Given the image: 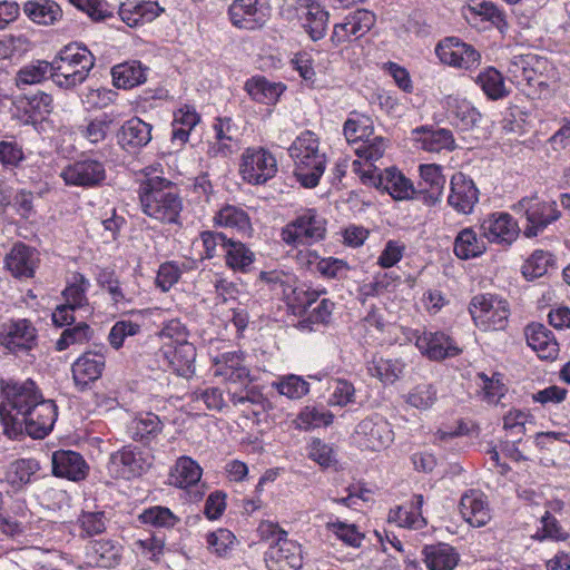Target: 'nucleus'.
<instances>
[{
	"label": "nucleus",
	"mask_w": 570,
	"mask_h": 570,
	"mask_svg": "<svg viewBox=\"0 0 570 570\" xmlns=\"http://www.w3.org/2000/svg\"><path fill=\"white\" fill-rule=\"evenodd\" d=\"M138 194L144 214L164 224L178 222L183 199L175 183L147 173L139 184Z\"/></svg>",
	"instance_id": "f257e3e1"
},
{
	"label": "nucleus",
	"mask_w": 570,
	"mask_h": 570,
	"mask_svg": "<svg viewBox=\"0 0 570 570\" xmlns=\"http://www.w3.org/2000/svg\"><path fill=\"white\" fill-rule=\"evenodd\" d=\"M288 153L294 160V175L297 181L305 188L316 187L327 163L318 136L311 130L303 131L292 142Z\"/></svg>",
	"instance_id": "f03ea898"
},
{
	"label": "nucleus",
	"mask_w": 570,
	"mask_h": 570,
	"mask_svg": "<svg viewBox=\"0 0 570 570\" xmlns=\"http://www.w3.org/2000/svg\"><path fill=\"white\" fill-rule=\"evenodd\" d=\"M95 61V56L85 46L67 45L50 61L51 80L60 88L72 89L88 78Z\"/></svg>",
	"instance_id": "7ed1b4c3"
},
{
	"label": "nucleus",
	"mask_w": 570,
	"mask_h": 570,
	"mask_svg": "<svg viewBox=\"0 0 570 570\" xmlns=\"http://www.w3.org/2000/svg\"><path fill=\"white\" fill-rule=\"evenodd\" d=\"M0 389L3 396L0 403V419L6 433L7 428H10L8 419L26 415L43 396L32 380H1Z\"/></svg>",
	"instance_id": "20e7f679"
},
{
	"label": "nucleus",
	"mask_w": 570,
	"mask_h": 570,
	"mask_svg": "<svg viewBox=\"0 0 570 570\" xmlns=\"http://www.w3.org/2000/svg\"><path fill=\"white\" fill-rule=\"evenodd\" d=\"M546 67L547 59L537 55L514 56L509 63L508 76L528 96L541 95L549 87L543 73Z\"/></svg>",
	"instance_id": "39448f33"
},
{
	"label": "nucleus",
	"mask_w": 570,
	"mask_h": 570,
	"mask_svg": "<svg viewBox=\"0 0 570 570\" xmlns=\"http://www.w3.org/2000/svg\"><path fill=\"white\" fill-rule=\"evenodd\" d=\"M243 362V353L239 351L224 353L216 360L217 373L225 376L229 382H239L246 385L240 391L228 390L229 400L234 405L259 404L263 400V394L255 387H247V383L250 382L249 370Z\"/></svg>",
	"instance_id": "423d86ee"
},
{
	"label": "nucleus",
	"mask_w": 570,
	"mask_h": 570,
	"mask_svg": "<svg viewBox=\"0 0 570 570\" xmlns=\"http://www.w3.org/2000/svg\"><path fill=\"white\" fill-rule=\"evenodd\" d=\"M57 415L53 401L42 399L26 415L18 416L13 421L8 419L10 428H7L6 434L17 438L26 432L33 439H43L52 430Z\"/></svg>",
	"instance_id": "0eeeda50"
},
{
	"label": "nucleus",
	"mask_w": 570,
	"mask_h": 570,
	"mask_svg": "<svg viewBox=\"0 0 570 570\" xmlns=\"http://www.w3.org/2000/svg\"><path fill=\"white\" fill-rule=\"evenodd\" d=\"M469 312L476 327L482 331H502L510 315L509 303L492 294H479L472 297Z\"/></svg>",
	"instance_id": "6e6552de"
},
{
	"label": "nucleus",
	"mask_w": 570,
	"mask_h": 570,
	"mask_svg": "<svg viewBox=\"0 0 570 570\" xmlns=\"http://www.w3.org/2000/svg\"><path fill=\"white\" fill-rule=\"evenodd\" d=\"M326 222L313 208L299 213L283 227L282 240L289 246L312 245L324 239Z\"/></svg>",
	"instance_id": "1a4fd4ad"
},
{
	"label": "nucleus",
	"mask_w": 570,
	"mask_h": 570,
	"mask_svg": "<svg viewBox=\"0 0 570 570\" xmlns=\"http://www.w3.org/2000/svg\"><path fill=\"white\" fill-rule=\"evenodd\" d=\"M512 209L525 216L528 224L523 234L528 238L535 237L560 217L557 203L543 200L538 195L521 198Z\"/></svg>",
	"instance_id": "9d476101"
},
{
	"label": "nucleus",
	"mask_w": 570,
	"mask_h": 570,
	"mask_svg": "<svg viewBox=\"0 0 570 570\" xmlns=\"http://www.w3.org/2000/svg\"><path fill=\"white\" fill-rule=\"evenodd\" d=\"M277 173L274 155L265 148H247L240 156L239 174L250 185H263Z\"/></svg>",
	"instance_id": "9b49d317"
},
{
	"label": "nucleus",
	"mask_w": 570,
	"mask_h": 570,
	"mask_svg": "<svg viewBox=\"0 0 570 570\" xmlns=\"http://www.w3.org/2000/svg\"><path fill=\"white\" fill-rule=\"evenodd\" d=\"M228 17L237 29L259 30L269 20V0H234L228 7Z\"/></svg>",
	"instance_id": "f8f14e48"
},
{
	"label": "nucleus",
	"mask_w": 570,
	"mask_h": 570,
	"mask_svg": "<svg viewBox=\"0 0 570 570\" xmlns=\"http://www.w3.org/2000/svg\"><path fill=\"white\" fill-rule=\"evenodd\" d=\"M362 180L364 184L387 191L395 200H406L416 196L413 183L394 167L364 171Z\"/></svg>",
	"instance_id": "ddd939ff"
},
{
	"label": "nucleus",
	"mask_w": 570,
	"mask_h": 570,
	"mask_svg": "<svg viewBox=\"0 0 570 570\" xmlns=\"http://www.w3.org/2000/svg\"><path fill=\"white\" fill-rule=\"evenodd\" d=\"M151 463L149 453L128 445L110 455L108 471L115 478L130 480L145 473Z\"/></svg>",
	"instance_id": "4468645a"
},
{
	"label": "nucleus",
	"mask_w": 570,
	"mask_h": 570,
	"mask_svg": "<svg viewBox=\"0 0 570 570\" xmlns=\"http://www.w3.org/2000/svg\"><path fill=\"white\" fill-rule=\"evenodd\" d=\"M37 336L36 327L27 318L9 320L0 327V345L14 355L31 351Z\"/></svg>",
	"instance_id": "2eb2a0df"
},
{
	"label": "nucleus",
	"mask_w": 570,
	"mask_h": 570,
	"mask_svg": "<svg viewBox=\"0 0 570 570\" xmlns=\"http://www.w3.org/2000/svg\"><path fill=\"white\" fill-rule=\"evenodd\" d=\"M106 176L105 164L92 158L76 160L66 166L60 174L67 186L83 188L101 186Z\"/></svg>",
	"instance_id": "dca6fc26"
},
{
	"label": "nucleus",
	"mask_w": 570,
	"mask_h": 570,
	"mask_svg": "<svg viewBox=\"0 0 570 570\" xmlns=\"http://www.w3.org/2000/svg\"><path fill=\"white\" fill-rule=\"evenodd\" d=\"M415 346L422 355L431 361L440 362L455 357L462 353L456 341L443 331L415 332Z\"/></svg>",
	"instance_id": "f3484780"
},
{
	"label": "nucleus",
	"mask_w": 570,
	"mask_h": 570,
	"mask_svg": "<svg viewBox=\"0 0 570 570\" xmlns=\"http://www.w3.org/2000/svg\"><path fill=\"white\" fill-rule=\"evenodd\" d=\"M435 53L444 65L466 70L478 67L481 60V55L471 45L456 37L440 41Z\"/></svg>",
	"instance_id": "a211bd4d"
},
{
	"label": "nucleus",
	"mask_w": 570,
	"mask_h": 570,
	"mask_svg": "<svg viewBox=\"0 0 570 570\" xmlns=\"http://www.w3.org/2000/svg\"><path fill=\"white\" fill-rule=\"evenodd\" d=\"M358 442L365 449L380 451L393 441V431L389 422L381 415L363 419L355 430Z\"/></svg>",
	"instance_id": "6ab92c4d"
},
{
	"label": "nucleus",
	"mask_w": 570,
	"mask_h": 570,
	"mask_svg": "<svg viewBox=\"0 0 570 570\" xmlns=\"http://www.w3.org/2000/svg\"><path fill=\"white\" fill-rule=\"evenodd\" d=\"M481 236L490 243L510 245L519 236L517 220L508 213H492L480 224Z\"/></svg>",
	"instance_id": "aec40b11"
},
{
	"label": "nucleus",
	"mask_w": 570,
	"mask_h": 570,
	"mask_svg": "<svg viewBox=\"0 0 570 570\" xmlns=\"http://www.w3.org/2000/svg\"><path fill=\"white\" fill-rule=\"evenodd\" d=\"M265 562L268 570H298L303 564L301 546L281 538L265 552Z\"/></svg>",
	"instance_id": "412c9836"
},
{
	"label": "nucleus",
	"mask_w": 570,
	"mask_h": 570,
	"mask_svg": "<svg viewBox=\"0 0 570 570\" xmlns=\"http://www.w3.org/2000/svg\"><path fill=\"white\" fill-rule=\"evenodd\" d=\"M39 263L37 249L22 242L14 243L4 256L6 268L16 278L33 277Z\"/></svg>",
	"instance_id": "4be33fe9"
},
{
	"label": "nucleus",
	"mask_w": 570,
	"mask_h": 570,
	"mask_svg": "<svg viewBox=\"0 0 570 570\" xmlns=\"http://www.w3.org/2000/svg\"><path fill=\"white\" fill-rule=\"evenodd\" d=\"M451 191L448 204L460 214H471L479 202V189L474 181L462 173H456L451 178Z\"/></svg>",
	"instance_id": "5701e85b"
},
{
	"label": "nucleus",
	"mask_w": 570,
	"mask_h": 570,
	"mask_svg": "<svg viewBox=\"0 0 570 570\" xmlns=\"http://www.w3.org/2000/svg\"><path fill=\"white\" fill-rule=\"evenodd\" d=\"M106 357L99 352H86L71 366L72 379L80 391L97 381L105 370Z\"/></svg>",
	"instance_id": "b1692460"
},
{
	"label": "nucleus",
	"mask_w": 570,
	"mask_h": 570,
	"mask_svg": "<svg viewBox=\"0 0 570 570\" xmlns=\"http://www.w3.org/2000/svg\"><path fill=\"white\" fill-rule=\"evenodd\" d=\"M153 126L138 117L126 120L117 131V141L127 153H137L151 140Z\"/></svg>",
	"instance_id": "393cba45"
},
{
	"label": "nucleus",
	"mask_w": 570,
	"mask_h": 570,
	"mask_svg": "<svg viewBox=\"0 0 570 570\" xmlns=\"http://www.w3.org/2000/svg\"><path fill=\"white\" fill-rule=\"evenodd\" d=\"M296 10L309 37L314 41L324 38L330 18L324 7L316 0H296Z\"/></svg>",
	"instance_id": "a878e982"
},
{
	"label": "nucleus",
	"mask_w": 570,
	"mask_h": 570,
	"mask_svg": "<svg viewBox=\"0 0 570 570\" xmlns=\"http://www.w3.org/2000/svg\"><path fill=\"white\" fill-rule=\"evenodd\" d=\"M52 473L71 481L83 480L89 471L82 455L71 450H59L52 453Z\"/></svg>",
	"instance_id": "bb28decb"
},
{
	"label": "nucleus",
	"mask_w": 570,
	"mask_h": 570,
	"mask_svg": "<svg viewBox=\"0 0 570 570\" xmlns=\"http://www.w3.org/2000/svg\"><path fill=\"white\" fill-rule=\"evenodd\" d=\"M216 141L209 142L207 154L210 157H228L238 141V128L229 117H219L213 125Z\"/></svg>",
	"instance_id": "cd10ccee"
},
{
	"label": "nucleus",
	"mask_w": 570,
	"mask_h": 570,
	"mask_svg": "<svg viewBox=\"0 0 570 570\" xmlns=\"http://www.w3.org/2000/svg\"><path fill=\"white\" fill-rule=\"evenodd\" d=\"M462 518L472 527L485 525L490 519V509L485 495L479 490L465 492L459 504Z\"/></svg>",
	"instance_id": "c85d7f7f"
},
{
	"label": "nucleus",
	"mask_w": 570,
	"mask_h": 570,
	"mask_svg": "<svg viewBox=\"0 0 570 570\" xmlns=\"http://www.w3.org/2000/svg\"><path fill=\"white\" fill-rule=\"evenodd\" d=\"M528 345L542 360H553L559 352L558 343L552 332L543 324L532 323L525 327Z\"/></svg>",
	"instance_id": "c756f323"
},
{
	"label": "nucleus",
	"mask_w": 570,
	"mask_h": 570,
	"mask_svg": "<svg viewBox=\"0 0 570 570\" xmlns=\"http://www.w3.org/2000/svg\"><path fill=\"white\" fill-rule=\"evenodd\" d=\"M423 503V495L414 494L410 503L390 510L389 522L396 523L402 528L415 530L424 528L426 520L422 517L421 512Z\"/></svg>",
	"instance_id": "7c9ffc66"
},
{
	"label": "nucleus",
	"mask_w": 570,
	"mask_h": 570,
	"mask_svg": "<svg viewBox=\"0 0 570 570\" xmlns=\"http://www.w3.org/2000/svg\"><path fill=\"white\" fill-rule=\"evenodd\" d=\"M163 430L164 423L158 415L151 412L139 413L128 426L131 439L146 445L154 442Z\"/></svg>",
	"instance_id": "2f4dec72"
},
{
	"label": "nucleus",
	"mask_w": 570,
	"mask_h": 570,
	"mask_svg": "<svg viewBox=\"0 0 570 570\" xmlns=\"http://www.w3.org/2000/svg\"><path fill=\"white\" fill-rule=\"evenodd\" d=\"M421 147L430 153L453 150L455 140L451 130L445 128L417 127L413 130Z\"/></svg>",
	"instance_id": "473e14b6"
},
{
	"label": "nucleus",
	"mask_w": 570,
	"mask_h": 570,
	"mask_svg": "<svg viewBox=\"0 0 570 570\" xmlns=\"http://www.w3.org/2000/svg\"><path fill=\"white\" fill-rule=\"evenodd\" d=\"M163 9L157 2H126L119 7L121 20L129 27H137L156 19Z\"/></svg>",
	"instance_id": "72a5a7b5"
},
{
	"label": "nucleus",
	"mask_w": 570,
	"mask_h": 570,
	"mask_svg": "<svg viewBox=\"0 0 570 570\" xmlns=\"http://www.w3.org/2000/svg\"><path fill=\"white\" fill-rule=\"evenodd\" d=\"M422 553L429 570H453L460 560L455 548L442 542L425 546Z\"/></svg>",
	"instance_id": "f704fd0d"
},
{
	"label": "nucleus",
	"mask_w": 570,
	"mask_h": 570,
	"mask_svg": "<svg viewBox=\"0 0 570 570\" xmlns=\"http://www.w3.org/2000/svg\"><path fill=\"white\" fill-rule=\"evenodd\" d=\"M114 127L115 117L111 114L104 112L99 116L87 118L82 125L78 126V134L89 144L98 145L110 136Z\"/></svg>",
	"instance_id": "c9c22d12"
},
{
	"label": "nucleus",
	"mask_w": 570,
	"mask_h": 570,
	"mask_svg": "<svg viewBox=\"0 0 570 570\" xmlns=\"http://www.w3.org/2000/svg\"><path fill=\"white\" fill-rule=\"evenodd\" d=\"M203 470L200 465L189 456H180L171 468L168 483L173 487L187 489L200 481Z\"/></svg>",
	"instance_id": "e433bc0d"
},
{
	"label": "nucleus",
	"mask_w": 570,
	"mask_h": 570,
	"mask_svg": "<svg viewBox=\"0 0 570 570\" xmlns=\"http://www.w3.org/2000/svg\"><path fill=\"white\" fill-rule=\"evenodd\" d=\"M286 86L282 82L267 80L265 77H253L245 83V90L258 104L275 105Z\"/></svg>",
	"instance_id": "4c0bfd02"
},
{
	"label": "nucleus",
	"mask_w": 570,
	"mask_h": 570,
	"mask_svg": "<svg viewBox=\"0 0 570 570\" xmlns=\"http://www.w3.org/2000/svg\"><path fill=\"white\" fill-rule=\"evenodd\" d=\"M215 225L232 228L242 236H250L253 232L248 214L238 206L225 205L214 216Z\"/></svg>",
	"instance_id": "58836bf2"
},
{
	"label": "nucleus",
	"mask_w": 570,
	"mask_h": 570,
	"mask_svg": "<svg viewBox=\"0 0 570 570\" xmlns=\"http://www.w3.org/2000/svg\"><path fill=\"white\" fill-rule=\"evenodd\" d=\"M88 562L100 568H112L120 560V547L111 540H94L86 548Z\"/></svg>",
	"instance_id": "ea45409f"
},
{
	"label": "nucleus",
	"mask_w": 570,
	"mask_h": 570,
	"mask_svg": "<svg viewBox=\"0 0 570 570\" xmlns=\"http://www.w3.org/2000/svg\"><path fill=\"white\" fill-rule=\"evenodd\" d=\"M255 259V253L246 244L234 238L224 253L226 267L235 273H249Z\"/></svg>",
	"instance_id": "a19ab883"
},
{
	"label": "nucleus",
	"mask_w": 570,
	"mask_h": 570,
	"mask_svg": "<svg viewBox=\"0 0 570 570\" xmlns=\"http://www.w3.org/2000/svg\"><path fill=\"white\" fill-rule=\"evenodd\" d=\"M419 189L416 195L426 194L433 202L438 200L445 185V177L442 175L441 167L435 164L420 166Z\"/></svg>",
	"instance_id": "79ce46f5"
},
{
	"label": "nucleus",
	"mask_w": 570,
	"mask_h": 570,
	"mask_svg": "<svg viewBox=\"0 0 570 570\" xmlns=\"http://www.w3.org/2000/svg\"><path fill=\"white\" fill-rule=\"evenodd\" d=\"M474 81L491 100L503 99L510 94L502 73L493 67L480 71Z\"/></svg>",
	"instance_id": "37998d69"
},
{
	"label": "nucleus",
	"mask_w": 570,
	"mask_h": 570,
	"mask_svg": "<svg viewBox=\"0 0 570 570\" xmlns=\"http://www.w3.org/2000/svg\"><path fill=\"white\" fill-rule=\"evenodd\" d=\"M24 13L36 23L53 24L62 17L59 4L52 0H31L23 6Z\"/></svg>",
	"instance_id": "c03bdc74"
},
{
	"label": "nucleus",
	"mask_w": 570,
	"mask_h": 570,
	"mask_svg": "<svg viewBox=\"0 0 570 570\" xmlns=\"http://www.w3.org/2000/svg\"><path fill=\"white\" fill-rule=\"evenodd\" d=\"M111 76L114 85L124 89L132 88L146 80L144 68L138 61L116 65L111 69Z\"/></svg>",
	"instance_id": "a18cd8bd"
},
{
	"label": "nucleus",
	"mask_w": 570,
	"mask_h": 570,
	"mask_svg": "<svg viewBox=\"0 0 570 570\" xmlns=\"http://www.w3.org/2000/svg\"><path fill=\"white\" fill-rule=\"evenodd\" d=\"M487 249L482 238L471 228H463L454 240V254L461 259H470L482 255Z\"/></svg>",
	"instance_id": "49530a36"
},
{
	"label": "nucleus",
	"mask_w": 570,
	"mask_h": 570,
	"mask_svg": "<svg viewBox=\"0 0 570 570\" xmlns=\"http://www.w3.org/2000/svg\"><path fill=\"white\" fill-rule=\"evenodd\" d=\"M343 132L348 142L358 144L373 135V121L370 117L353 111L344 124Z\"/></svg>",
	"instance_id": "de8ad7c7"
},
{
	"label": "nucleus",
	"mask_w": 570,
	"mask_h": 570,
	"mask_svg": "<svg viewBox=\"0 0 570 570\" xmlns=\"http://www.w3.org/2000/svg\"><path fill=\"white\" fill-rule=\"evenodd\" d=\"M405 364L399 358H374L368 366L372 376L377 377L385 384H392L399 380L404 371Z\"/></svg>",
	"instance_id": "09e8293b"
},
{
	"label": "nucleus",
	"mask_w": 570,
	"mask_h": 570,
	"mask_svg": "<svg viewBox=\"0 0 570 570\" xmlns=\"http://www.w3.org/2000/svg\"><path fill=\"white\" fill-rule=\"evenodd\" d=\"M40 466L35 459H19L10 463L7 472V481L14 488H21L30 482L31 476L39 471Z\"/></svg>",
	"instance_id": "8fccbe9b"
},
{
	"label": "nucleus",
	"mask_w": 570,
	"mask_h": 570,
	"mask_svg": "<svg viewBox=\"0 0 570 570\" xmlns=\"http://www.w3.org/2000/svg\"><path fill=\"white\" fill-rule=\"evenodd\" d=\"M94 330L85 322H79L73 326L66 327L58 341L56 350L61 352L72 345H81L88 343L94 337Z\"/></svg>",
	"instance_id": "3c124183"
},
{
	"label": "nucleus",
	"mask_w": 570,
	"mask_h": 570,
	"mask_svg": "<svg viewBox=\"0 0 570 570\" xmlns=\"http://www.w3.org/2000/svg\"><path fill=\"white\" fill-rule=\"evenodd\" d=\"M51 78V66L49 61L37 60L33 63H29L22 67L16 75L14 81L19 89H22L27 85H37L42 82L45 79Z\"/></svg>",
	"instance_id": "603ef678"
},
{
	"label": "nucleus",
	"mask_w": 570,
	"mask_h": 570,
	"mask_svg": "<svg viewBox=\"0 0 570 570\" xmlns=\"http://www.w3.org/2000/svg\"><path fill=\"white\" fill-rule=\"evenodd\" d=\"M453 124L462 130L473 128L480 120V112L466 100H454L450 110Z\"/></svg>",
	"instance_id": "864d4df0"
},
{
	"label": "nucleus",
	"mask_w": 570,
	"mask_h": 570,
	"mask_svg": "<svg viewBox=\"0 0 570 570\" xmlns=\"http://www.w3.org/2000/svg\"><path fill=\"white\" fill-rule=\"evenodd\" d=\"M195 360V346L191 343L184 342L174 348L170 356V364L177 374L185 376L193 373Z\"/></svg>",
	"instance_id": "5fc2aeb1"
},
{
	"label": "nucleus",
	"mask_w": 570,
	"mask_h": 570,
	"mask_svg": "<svg viewBox=\"0 0 570 570\" xmlns=\"http://www.w3.org/2000/svg\"><path fill=\"white\" fill-rule=\"evenodd\" d=\"M334 415L324 409L305 406L296 419V424L302 430H311L321 426H328L333 423Z\"/></svg>",
	"instance_id": "6e6d98bb"
},
{
	"label": "nucleus",
	"mask_w": 570,
	"mask_h": 570,
	"mask_svg": "<svg viewBox=\"0 0 570 570\" xmlns=\"http://www.w3.org/2000/svg\"><path fill=\"white\" fill-rule=\"evenodd\" d=\"M199 239L204 248L203 258L212 259L222 255L224 256L232 237H227L222 232L204 230L199 234Z\"/></svg>",
	"instance_id": "4d7b16f0"
},
{
	"label": "nucleus",
	"mask_w": 570,
	"mask_h": 570,
	"mask_svg": "<svg viewBox=\"0 0 570 570\" xmlns=\"http://www.w3.org/2000/svg\"><path fill=\"white\" fill-rule=\"evenodd\" d=\"M272 386L282 395L297 400L309 392V384L298 375L289 374L272 383Z\"/></svg>",
	"instance_id": "13d9d810"
},
{
	"label": "nucleus",
	"mask_w": 570,
	"mask_h": 570,
	"mask_svg": "<svg viewBox=\"0 0 570 570\" xmlns=\"http://www.w3.org/2000/svg\"><path fill=\"white\" fill-rule=\"evenodd\" d=\"M89 286V281L82 274L75 273L72 282L62 292L66 303L76 308L87 305L88 298L86 293Z\"/></svg>",
	"instance_id": "bf43d9fd"
},
{
	"label": "nucleus",
	"mask_w": 570,
	"mask_h": 570,
	"mask_svg": "<svg viewBox=\"0 0 570 570\" xmlns=\"http://www.w3.org/2000/svg\"><path fill=\"white\" fill-rule=\"evenodd\" d=\"M438 400V390L431 383L415 385L406 395V403L417 410H428Z\"/></svg>",
	"instance_id": "052dcab7"
},
{
	"label": "nucleus",
	"mask_w": 570,
	"mask_h": 570,
	"mask_svg": "<svg viewBox=\"0 0 570 570\" xmlns=\"http://www.w3.org/2000/svg\"><path fill=\"white\" fill-rule=\"evenodd\" d=\"M553 265V255L544 250H535L522 266V274L528 279L543 276Z\"/></svg>",
	"instance_id": "680f3d73"
},
{
	"label": "nucleus",
	"mask_w": 570,
	"mask_h": 570,
	"mask_svg": "<svg viewBox=\"0 0 570 570\" xmlns=\"http://www.w3.org/2000/svg\"><path fill=\"white\" fill-rule=\"evenodd\" d=\"M326 529L338 540L353 548L361 547L364 539V534L358 531L355 524L346 523L340 520L327 522Z\"/></svg>",
	"instance_id": "e2e57ef3"
},
{
	"label": "nucleus",
	"mask_w": 570,
	"mask_h": 570,
	"mask_svg": "<svg viewBox=\"0 0 570 570\" xmlns=\"http://www.w3.org/2000/svg\"><path fill=\"white\" fill-rule=\"evenodd\" d=\"M469 11L474 16H480L483 20L490 21L501 32L508 28L504 13L490 1H481L469 6Z\"/></svg>",
	"instance_id": "0e129e2a"
},
{
	"label": "nucleus",
	"mask_w": 570,
	"mask_h": 570,
	"mask_svg": "<svg viewBox=\"0 0 570 570\" xmlns=\"http://www.w3.org/2000/svg\"><path fill=\"white\" fill-rule=\"evenodd\" d=\"M139 519L145 524L164 528H174L179 522V518L176 517L168 508L160 505L146 509L139 515Z\"/></svg>",
	"instance_id": "69168bd1"
},
{
	"label": "nucleus",
	"mask_w": 570,
	"mask_h": 570,
	"mask_svg": "<svg viewBox=\"0 0 570 570\" xmlns=\"http://www.w3.org/2000/svg\"><path fill=\"white\" fill-rule=\"evenodd\" d=\"M236 537L228 529H218L206 535L208 549L218 557H226L233 549Z\"/></svg>",
	"instance_id": "338daca9"
},
{
	"label": "nucleus",
	"mask_w": 570,
	"mask_h": 570,
	"mask_svg": "<svg viewBox=\"0 0 570 570\" xmlns=\"http://www.w3.org/2000/svg\"><path fill=\"white\" fill-rule=\"evenodd\" d=\"M345 20L350 26V33H352L355 39H358L367 33L374 26L375 14L368 10L358 9L348 13Z\"/></svg>",
	"instance_id": "774afa93"
}]
</instances>
